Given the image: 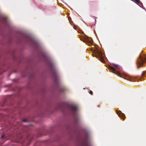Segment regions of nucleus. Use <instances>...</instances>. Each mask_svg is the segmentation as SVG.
<instances>
[{
	"label": "nucleus",
	"mask_w": 146,
	"mask_h": 146,
	"mask_svg": "<svg viewBox=\"0 0 146 146\" xmlns=\"http://www.w3.org/2000/svg\"><path fill=\"white\" fill-rule=\"evenodd\" d=\"M145 62H146V56L143 58L140 55L139 58L136 62L137 68L139 69L140 67L143 66V64Z\"/></svg>",
	"instance_id": "nucleus-3"
},
{
	"label": "nucleus",
	"mask_w": 146,
	"mask_h": 146,
	"mask_svg": "<svg viewBox=\"0 0 146 146\" xmlns=\"http://www.w3.org/2000/svg\"><path fill=\"white\" fill-rule=\"evenodd\" d=\"M145 73H146V72H145V71L143 72H142V76H144L145 75Z\"/></svg>",
	"instance_id": "nucleus-11"
},
{
	"label": "nucleus",
	"mask_w": 146,
	"mask_h": 146,
	"mask_svg": "<svg viewBox=\"0 0 146 146\" xmlns=\"http://www.w3.org/2000/svg\"><path fill=\"white\" fill-rule=\"evenodd\" d=\"M114 66H115V68H117V69L120 70V69L121 67L119 65L117 64H115L114 65Z\"/></svg>",
	"instance_id": "nucleus-8"
},
{
	"label": "nucleus",
	"mask_w": 146,
	"mask_h": 146,
	"mask_svg": "<svg viewBox=\"0 0 146 146\" xmlns=\"http://www.w3.org/2000/svg\"><path fill=\"white\" fill-rule=\"evenodd\" d=\"M22 121L24 122H27V120L26 119H23V120Z\"/></svg>",
	"instance_id": "nucleus-12"
},
{
	"label": "nucleus",
	"mask_w": 146,
	"mask_h": 146,
	"mask_svg": "<svg viewBox=\"0 0 146 146\" xmlns=\"http://www.w3.org/2000/svg\"><path fill=\"white\" fill-rule=\"evenodd\" d=\"M84 146H91L90 145H88L87 142L86 140L85 141V144Z\"/></svg>",
	"instance_id": "nucleus-9"
},
{
	"label": "nucleus",
	"mask_w": 146,
	"mask_h": 146,
	"mask_svg": "<svg viewBox=\"0 0 146 146\" xmlns=\"http://www.w3.org/2000/svg\"><path fill=\"white\" fill-rule=\"evenodd\" d=\"M51 68L52 75L54 80L56 81L58 77V72L54 64L52 63H51Z\"/></svg>",
	"instance_id": "nucleus-2"
},
{
	"label": "nucleus",
	"mask_w": 146,
	"mask_h": 146,
	"mask_svg": "<svg viewBox=\"0 0 146 146\" xmlns=\"http://www.w3.org/2000/svg\"><path fill=\"white\" fill-rule=\"evenodd\" d=\"M94 52L95 54V56H94L96 57L102 62H105L104 58V56H103L102 52L101 51L97 48L94 50Z\"/></svg>",
	"instance_id": "nucleus-1"
},
{
	"label": "nucleus",
	"mask_w": 146,
	"mask_h": 146,
	"mask_svg": "<svg viewBox=\"0 0 146 146\" xmlns=\"http://www.w3.org/2000/svg\"><path fill=\"white\" fill-rule=\"evenodd\" d=\"M123 78L129 81H130L131 82H134V80L132 78L127 76H125Z\"/></svg>",
	"instance_id": "nucleus-7"
},
{
	"label": "nucleus",
	"mask_w": 146,
	"mask_h": 146,
	"mask_svg": "<svg viewBox=\"0 0 146 146\" xmlns=\"http://www.w3.org/2000/svg\"><path fill=\"white\" fill-rule=\"evenodd\" d=\"M109 69L110 70L111 72L117 75L118 76L123 78L121 76V74L115 68L110 66L109 67Z\"/></svg>",
	"instance_id": "nucleus-5"
},
{
	"label": "nucleus",
	"mask_w": 146,
	"mask_h": 146,
	"mask_svg": "<svg viewBox=\"0 0 146 146\" xmlns=\"http://www.w3.org/2000/svg\"><path fill=\"white\" fill-rule=\"evenodd\" d=\"M116 111L118 116L124 120L125 118V116L124 114L121 112V111H119L117 110H116Z\"/></svg>",
	"instance_id": "nucleus-6"
},
{
	"label": "nucleus",
	"mask_w": 146,
	"mask_h": 146,
	"mask_svg": "<svg viewBox=\"0 0 146 146\" xmlns=\"http://www.w3.org/2000/svg\"><path fill=\"white\" fill-rule=\"evenodd\" d=\"M69 107L73 113L74 117L75 118L76 121H77L78 119L76 118V111L78 110V107L75 105H71Z\"/></svg>",
	"instance_id": "nucleus-4"
},
{
	"label": "nucleus",
	"mask_w": 146,
	"mask_h": 146,
	"mask_svg": "<svg viewBox=\"0 0 146 146\" xmlns=\"http://www.w3.org/2000/svg\"><path fill=\"white\" fill-rule=\"evenodd\" d=\"M90 43H92V41H90Z\"/></svg>",
	"instance_id": "nucleus-14"
},
{
	"label": "nucleus",
	"mask_w": 146,
	"mask_h": 146,
	"mask_svg": "<svg viewBox=\"0 0 146 146\" xmlns=\"http://www.w3.org/2000/svg\"><path fill=\"white\" fill-rule=\"evenodd\" d=\"M4 135H3L1 136V138H4Z\"/></svg>",
	"instance_id": "nucleus-13"
},
{
	"label": "nucleus",
	"mask_w": 146,
	"mask_h": 146,
	"mask_svg": "<svg viewBox=\"0 0 146 146\" xmlns=\"http://www.w3.org/2000/svg\"><path fill=\"white\" fill-rule=\"evenodd\" d=\"M89 92L91 95H92L93 94V92L92 91L90 90V91Z\"/></svg>",
	"instance_id": "nucleus-10"
}]
</instances>
